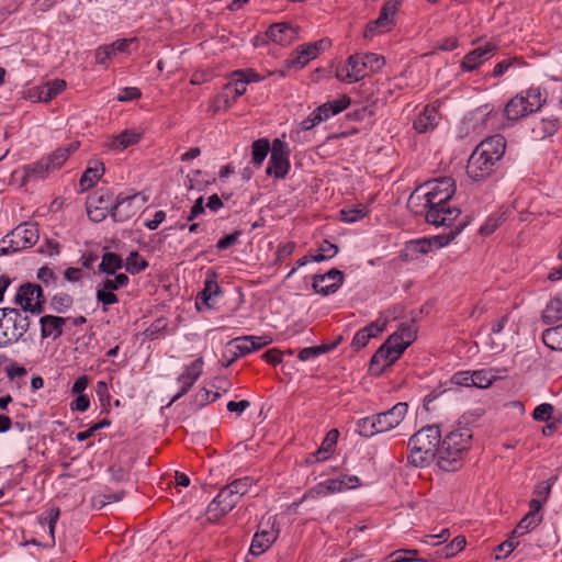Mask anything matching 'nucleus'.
I'll list each match as a JSON object with an SVG mask.
<instances>
[{
  "mask_svg": "<svg viewBox=\"0 0 562 562\" xmlns=\"http://www.w3.org/2000/svg\"><path fill=\"white\" fill-rule=\"evenodd\" d=\"M505 149L506 140L502 135H494L482 140L468 160V176L474 181L491 176L495 164L504 156Z\"/></svg>",
  "mask_w": 562,
  "mask_h": 562,
  "instance_id": "nucleus-1",
  "label": "nucleus"
},
{
  "mask_svg": "<svg viewBox=\"0 0 562 562\" xmlns=\"http://www.w3.org/2000/svg\"><path fill=\"white\" fill-rule=\"evenodd\" d=\"M416 333L417 330L413 325L402 324L400 329L391 335L373 355L370 361L371 370L376 368L380 373L385 368L391 367L415 340Z\"/></svg>",
  "mask_w": 562,
  "mask_h": 562,
  "instance_id": "nucleus-2",
  "label": "nucleus"
},
{
  "mask_svg": "<svg viewBox=\"0 0 562 562\" xmlns=\"http://www.w3.org/2000/svg\"><path fill=\"white\" fill-rule=\"evenodd\" d=\"M441 434L437 426H427L418 430L408 441V461L414 467H426L438 462Z\"/></svg>",
  "mask_w": 562,
  "mask_h": 562,
  "instance_id": "nucleus-3",
  "label": "nucleus"
},
{
  "mask_svg": "<svg viewBox=\"0 0 562 562\" xmlns=\"http://www.w3.org/2000/svg\"><path fill=\"white\" fill-rule=\"evenodd\" d=\"M472 432L467 427H459L450 431L440 441L438 467L443 471H456L462 464L464 452L470 446Z\"/></svg>",
  "mask_w": 562,
  "mask_h": 562,
  "instance_id": "nucleus-4",
  "label": "nucleus"
},
{
  "mask_svg": "<svg viewBox=\"0 0 562 562\" xmlns=\"http://www.w3.org/2000/svg\"><path fill=\"white\" fill-rule=\"evenodd\" d=\"M454 192L456 183L453 179L450 177H442L426 181L416 189L409 200L413 201L415 198L419 199V193H422L425 200L424 209L435 207L440 206V204L450 203Z\"/></svg>",
  "mask_w": 562,
  "mask_h": 562,
  "instance_id": "nucleus-5",
  "label": "nucleus"
},
{
  "mask_svg": "<svg viewBox=\"0 0 562 562\" xmlns=\"http://www.w3.org/2000/svg\"><path fill=\"white\" fill-rule=\"evenodd\" d=\"M30 318L21 310L0 308V347L16 342L30 328Z\"/></svg>",
  "mask_w": 562,
  "mask_h": 562,
  "instance_id": "nucleus-6",
  "label": "nucleus"
},
{
  "mask_svg": "<svg viewBox=\"0 0 562 562\" xmlns=\"http://www.w3.org/2000/svg\"><path fill=\"white\" fill-rule=\"evenodd\" d=\"M544 101L539 88L521 91L506 103L504 116L509 121H517L538 111Z\"/></svg>",
  "mask_w": 562,
  "mask_h": 562,
  "instance_id": "nucleus-7",
  "label": "nucleus"
},
{
  "mask_svg": "<svg viewBox=\"0 0 562 562\" xmlns=\"http://www.w3.org/2000/svg\"><path fill=\"white\" fill-rule=\"evenodd\" d=\"M400 1L389 0L381 8L378 19L370 21L364 30L366 38H373L375 35H380L391 31L395 26V18L398 11Z\"/></svg>",
  "mask_w": 562,
  "mask_h": 562,
  "instance_id": "nucleus-8",
  "label": "nucleus"
},
{
  "mask_svg": "<svg viewBox=\"0 0 562 562\" xmlns=\"http://www.w3.org/2000/svg\"><path fill=\"white\" fill-rule=\"evenodd\" d=\"M468 225V222H460L448 234L437 235L429 238L411 240L406 244V250L412 254H427L432 248H441L453 240Z\"/></svg>",
  "mask_w": 562,
  "mask_h": 562,
  "instance_id": "nucleus-9",
  "label": "nucleus"
},
{
  "mask_svg": "<svg viewBox=\"0 0 562 562\" xmlns=\"http://www.w3.org/2000/svg\"><path fill=\"white\" fill-rule=\"evenodd\" d=\"M14 302L22 307V312H31L40 314L43 312L45 300L43 297V290L37 284L26 283L21 285Z\"/></svg>",
  "mask_w": 562,
  "mask_h": 562,
  "instance_id": "nucleus-10",
  "label": "nucleus"
},
{
  "mask_svg": "<svg viewBox=\"0 0 562 562\" xmlns=\"http://www.w3.org/2000/svg\"><path fill=\"white\" fill-rule=\"evenodd\" d=\"M147 202V196L142 193L133 195H117L112 207V218L115 222H126L131 220L139 209Z\"/></svg>",
  "mask_w": 562,
  "mask_h": 562,
  "instance_id": "nucleus-11",
  "label": "nucleus"
},
{
  "mask_svg": "<svg viewBox=\"0 0 562 562\" xmlns=\"http://www.w3.org/2000/svg\"><path fill=\"white\" fill-rule=\"evenodd\" d=\"M40 234L37 224L35 223H23L16 226L10 234L3 239L2 244L10 243L12 249H25L35 245L38 240Z\"/></svg>",
  "mask_w": 562,
  "mask_h": 562,
  "instance_id": "nucleus-12",
  "label": "nucleus"
},
{
  "mask_svg": "<svg viewBox=\"0 0 562 562\" xmlns=\"http://www.w3.org/2000/svg\"><path fill=\"white\" fill-rule=\"evenodd\" d=\"M330 46V41L328 38H322L314 43L304 44L297 47L292 57L289 58L285 64L289 69H301L303 68L310 60L316 58L318 54Z\"/></svg>",
  "mask_w": 562,
  "mask_h": 562,
  "instance_id": "nucleus-13",
  "label": "nucleus"
},
{
  "mask_svg": "<svg viewBox=\"0 0 562 562\" xmlns=\"http://www.w3.org/2000/svg\"><path fill=\"white\" fill-rule=\"evenodd\" d=\"M239 502L236 494L225 485L220 490L216 497L209 504L206 509L207 519L210 521H216L221 517L229 513Z\"/></svg>",
  "mask_w": 562,
  "mask_h": 562,
  "instance_id": "nucleus-14",
  "label": "nucleus"
},
{
  "mask_svg": "<svg viewBox=\"0 0 562 562\" xmlns=\"http://www.w3.org/2000/svg\"><path fill=\"white\" fill-rule=\"evenodd\" d=\"M290 168L288 146L280 139L272 143L271 156L266 170L267 175L282 179L286 176Z\"/></svg>",
  "mask_w": 562,
  "mask_h": 562,
  "instance_id": "nucleus-15",
  "label": "nucleus"
},
{
  "mask_svg": "<svg viewBox=\"0 0 562 562\" xmlns=\"http://www.w3.org/2000/svg\"><path fill=\"white\" fill-rule=\"evenodd\" d=\"M425 220L434 226H450L461 214L459 207L450 203L440 204V206L425 209Z\"/></svg>",
  "mask_w": 562,
  "mask_h": 562,
  "instance_id": "nucleus-16",
  "label": "nucleus"
},
{
  "mask_svg": "<svg viewBox=\"0 0 562 562\" xmlns=\"http://www.w3.org/2000/svg\"><path fill=\"white\" fill-rule=\"evenodd\" d=\"M367 74L366 63L362 56L355 54L349 56L346 65L337 68L336 78L340 81L352 83L364 78Z\"/></svg>",
  "mask_w": 562,
  "mask_h": 562,
  "instance_id": "nucleus-17",
  "label": "nucleus"
},
{
  "mask_svg": "<svg viewBox=\"0 0 562 562\" xmlns=\"http://www.w3.org/2000/svg\"><path fill=\"white\" fill-rule=\"evenodd\" d=\"M344 282V273L338 269H330L324 274L313 277L312 286L316 293L328 295L335 293Z\"/></svg>",
  "mask_w": 562,
  "mask_h": 562,
  "instance_id": "nucleus-18",
  "label": "nucleus"
},
{
  "mask_svg": "<svg viewBox=\"0 0 562 562\" xmlns=\"http://www.w3.org/2000/svg\"><path fill=\"white\" fill-rule=\"evenodd\" d=\"M137 43L136 37L121 38L112 44L99 46L95 49V61L105 65L108 60L114 58L117 54H130L131 46Z\"/></svg>",
  "mask_w": 562,
  "mask_h": 562,
  "instance_id": "nucleus-19",
  "label": "nucleus"
},
{
  "mask_svg": "<svg viewBox=\"0 0 562 562\" xmlns=\"http://www.w3.org/2000/svg\"><path fill=\"white\" fill-rule=\"evenodd\" d=\"M203 359L198 358L189 366L184 367L183 372L178 376L177 381L180 384V391L173 396L171 403L179 400L181 396L187 394L193 386L195 381L200 378L203 372Z\"/></svg>",
  "mask_w": 562,
  "mask_h": 562,
  "instance_id": "nucleus-20",
  "label": "nucleus"
},
{
  "mask_svg": "<svg viewBox=\"0 0 562 562\" xmlns=\"http://www.w3.org/2000/svg\"><path fill=\"white\" fill-rule=\"evenodd\" d=\"M267 527L258 531L251 541L249 552L254 555H260L266 552L270 546L276 541L279 535V529L276 528V521H267Z\"/></svg>",
  "mask_w": 562,
  "mask_h": 562,
  "instance_id": "nucleus-21",
  "label": "nucleus"
},
{
  "mask_svg": "<svg viewBox=\"0 0 562 562\" xmlns=\"http://www.w3.org/2000/svg\"><path fill=\"white\" fill-rule=\"evenodd\" d=\"M530 510L520 519L517 524L516 528L513 530L512 535L519 537L525 535L531 530H533L538 525L541 524L543 517L541 512V502L540 499H531L529 502Z\"/></svg>",
  "mask_w": 562,
  "mask_h": 562,
  "instance_id": "nucleus-22",
  "label": "nucleus"
},
{
  "mask_svg": "<svg viewBox=\"0 0 562 562\" xmlns=\"http://www.w3.org/2000/svg\"><path fill=\"white\" fill-rule=\"evenodd\" d=\"M407 403L398 402L386 412L375 414L379 426L382 432L392 430L397 427L407 414Z\"/></svg>",
  "mask_w": 562,
  "mask_h": 562,
  "instance_id": "nucleus-23",
  "label": "nucleus"
},
{
  "mask_svg": "<svg viewBox=\"0 0 562 562\" xmlns=\"http://www.w3.org/2000/svg\"><path fill=\"white\" fill-rule=\"evenodd\" d=\"M269 336H243L233 339L229 345L235 348V358L256 351L271 342Z\"/></svg>",
  "mask_w": 562,
  "mask_h": 562,
  "instance_id": "nucleus-24",
  "label": "nucleus"
},
{
  "mask_svg": "<svg viewBox=\"0 0 562 562\" xmlns=\"http://www.w3.org/2000/svg\"><path fill=\"white\" fill-rule=\"evenodd\" d=\"M266 35L270 41L288 46L297 38V27L284 22L276 23L268 29Z\"/></svg>",
  "mask_w": 562,
  "mask_h": 562,
  "instance_id": "nucleus-25",
  "label": "nucleus"
},
{
  "mask_svg": "<svg viewBox=\"0 0 562 562\" xmlns=\"http://www.w3.org/2000/svg\"><path fill=\"white\" fill-rule=\"evenodd\" d=\"M495 50L493 43H485L484 46L477 47L465 55L461 67L467 71L476 69L482 63L488 60Z\"/></svg>",
  "mask_w": 562,
  "mask_h": 562,
  "instance_id": "nucleus-26",
  "label": "nucleus"
},
{
  "mask_svg": "<svg viewBox=\"0 0 562 562\" xmlns=\"http://www.w3.org/2000/svg\"><path fill=\"white\" fill-rule=\"evenodd\" d=\"M68 318L54 315H44L40 319L42 338L56 339L63 335V327Z\"/></svg>",
  "mask_w": 562,
  "mask_h": 562,
  "instance_id": "nucleus-27",
  "label": "nucleus"
},
{
  "mask_svg": "<svg viewBox=\"0 0 562 562\" xmlns=\"http://www.w3.org/2000/svg\"><path fill=\"white\" fill-rule=\"evenodd\" d=\"M496 114L493 113V110L490 105H483L474 110L467 117L468 124H470L473 131H481L483 127H486Z\"/></svg>",
  "mask_w": 562,
  "mask_h": 562,
  "instance_id": "nucleus-28",
  "label": "nucleus"
},
{
  "mask_svg": "<svg viewBox=\"0 0 562 562\" xmlns=\"http://www.w3.org/2000/svg\"><path fill=\"white\" fill-rule=\"evenodd\" d=\"M140 132L125 130L117 136L113 137L111 142L108 144V147L114 150H124L127 147L137 144L140 140Z\"/></svg>",
  "mask_w": 562,
  "mask_h": 562,
  "instance_id": "nucleus-29",
  "label": "nucleus"
},
{
  "mask_svg": "<svg viewBox=\"0 0 562 562\" xmlns=\"http://www.w3.org/2000/svg\"><path fill=\"white\" fill-rule=\"evenodd\" d=\"M66 88V81L63 79H54L42 87L36 88L37 99L41 102H49Z\"/></svg>",
  "mask_w": 562,
  "mask_h": 562,
  "instance_id": "nucleus-30",
  "label": "nucleus"
},
{
  "mask_svg": "<svg viewBox=\"0 0 562 562\" xmlns=\"http://www.w3.org/2000/svg\"><path fill=\"white\" fill-rule=\"evenodd\" d=\"M437 109L435 106L427 105L418 119L414 121V128L418 133H426L437 125Z\"/></svg>",
  "mask_w": 562,
  "mask_h": 562,
  "instance_id": "nucleus-31",
  "label": "nucleus"
},
{
  "mask_svg": "<svg viewBox=\"0 0 562 562\" xmlns=\"http://www.w3.org/2000/svg\"><path fill=\"white\" fill-rule=\"evenodd\" d=\"M104 166L100 161H92L90 162L87 170L83 172V175L80 178L79 184L81 188V191H86L94 186V183L102 177L104 173Z\"/></svg>",
  "mask_w": 562,
  "mask_h": 562,
  "instance_id": "nucleus-32",
  "label": "nucleus"
},
{
  "mask_svg": "<svg viewBox=\"0 0 562 562\" xmlns=\"http://www.w3.org/2000/svg\"><path fill=\"white\" fill-rule=\"evenodd\" d=\"M221 294V289L217 282L213 278H207L204 282V289L199 293L196 299V307L201 310V305H205L207 308L212 307L211 300Z\"/></svg>",
  "mask_w": 562,
  "mask_h": 562,
  "instance_id": "nucleus-33",
  "label": "nucleus"
},
{
  "mask_svg": "<svg viewBox=\"0 0 562 562\" xmlns=\"http://www.w3.org/2000/svg\"><path fill=\"white\" fill-rule=\"evenodd\" d=\"M338 437L339 432L337 429L329 430L325 439L323 440L319 449L315 453H313V458H315L316 461L327 460L334 451Z\"/></svg>",
  "mask_w": 562,
  "mask_h": 562,
  "instance_id": "nucleus-34",
  "label": "nucleus"
},
{
  "mask_svg": "<svg viewBox=\"0 0 562 562\" xmlns=\"http://www.w3.org/2000/svg\"><path fill=\"white\" fill-rule=\"evenodd\" d=\"M79 147V142H72L66 146L57 148L47 159L53 170L58 169L67 160L69 155L76 151Z\"/></svg>",
  "mask_w": 562,
  "mask_h": 562,
  "instance_id": "nucleus-35",
  "label": "nucleus"
},
{
  "mask_svg": "<svg viewBox=\"0 0 562 562\" xmlns=\"http://www.w3.org/2000/svg\"><path fill=\"white\" fill-rule=\"evenodd\" d=\"M350 98L346 94L340 95L338 99L327 101L326 103L319 105V110L322 113L327 115V120L331 116L342 112L350 105Z\"/></svg>",
  "mask_w": 562,
  "mask_h": 562,
  "instance_id": "nucleus-36",
  "label": "nucleus"
},
{
  "mask_svg": "<svg viewBox=\"0 0 562 562\" xmlns=\"http://www.w3.org/2000/svg\"><path fill=\"white\" fill-rule=\"evenodd\" d=\"M541 319L544 324H553L562 319V300L554 297L548 302L542 312Z\"/></svg>",
  "mask_w": 562,
  "mask_h": 562,
  "instance_id": "nucleus-37",
  "label": "nucleus"
},
{
  "mask_svg": "<svg viewBox=\"0 0 562 562\" xmlns=\"http://www.w3.org/2000/svg\"><path fill=\"white\" fill-rule=\"evenodd\" d=\"M53 169L49 166L48 161H36L23 167V180L29 181L32 179L44 178L48 172Z\"/></svg>",
  "mask_w": 562,
  "mask_h": 562,
  "instance_id": "nucleus-38",
  "label": "nucleus"
},
{
  "mask_svg": "<svg viewBox=\"0 0 562 562\" xmlns=\"http://www.w3.org/2000/svg\"><path fill=\"white\" fill-rule=\"evenodd\" d=\"M542 341L552 350H562V325L546 329L542 333Z\"/></svg>",
  "mask_w": 562,
  "mask_h": 562,
  "instance_id": "nucleus-39",
  "label": "nucleus"
},
{
  "mask_svg": "<svg viewBox=\"0 0 562 562\" xmlns=\"http://www.w3.org/2000/svg\"><path fill=\"white\" fill-rule=\"evenodd\" d=\"M356 431L362 437H372L375 434L382 432L378 424L376 416L364 417L358 420Z\"/></svg>",
  "mask_w": 562,
  "mask_h": 562,
  "instance_id": "nucleus-40",
  "label": "nucleus"
},
{
  "mask_svg": "<svg viewBox=\"0 0 562 562\" xmlns=\"http://www.w3.org/2000/svg\"><path fill=\"white\" fill-rule=\"evenodd\" d=\"M123 266L121 257L114 252H105L102 256L99 270L106 274H114Z\"/></svg>",
  "mask_w": 562,
  "mask_h": 562,
  "instance_id": "nucleus-41",
  "label": "nucleus"
},
{
  "mask_svg": "<svg viewBox=\"0 0 562 562\" xmlns=\"http://www.w3.org/2000/svg\"><path fill=\"white\" fill-rule=\"evenodd\" d=\"M251 149L252 162L260 167L270 150V143L267 138H259L252 143Z\"/></svg>",
  "mask_w": 562,
  "mask_h": 562,
  "instance_id": "nucleus-42",
  "label": "nucleus"
},
{
  "mask_svg": "<svg viewBox=\"0 0 562 562\" xmlns=\"http://www.w3.org/2000/svg\"><path fill=\"white\" fill-rule=\"evenodd\" d=\"M338 254V246L323 240L316 255H311V261L321 262L334 258Z\"/></svg>",
  "mask_w": 562,
  "mask_h": 562,
  "instance_id": "nucleus-43",
  "label": "nucleus"
},
{
  "mask_svg": "<svg viewBox=\"0 0 562 562\" xmlns=\"http://www.w3.org/2000/svg\"><path fill=\"white\" fill-rule=\"evenodd\" d=\"M89 205L102 207L103 210L110 211L112 215V193L109 190L99 191L94 196L88 200Z\"/></svg>",
  "mask_w": 562,
  "mask_h": 562,
  "instance_id": "nucleus-44",
  "label": "nucleus"
},
{
  "mask_svg": "<svg viewBox=\"0 0 562 562\" xmlns=\"http://www.w3.org/2000/svg\"><path fill=\"white\" fill-rule=\"evenodd\" d=\"M495 379L496 375L490 370L474 371L472 372V386L485 389L488 387Z\"/></svg>",
  "mask_w": 562,
  "mask_h": 562,
  "instance_id": "nucleus-45",
  "label": "nucleus"
},
{
  "mask_svg": "<svg viewBox=\"0 0 562 562\" xmlns=\"http://www.w3.org/2000/svg\"><path fill=\"white\" fill-rule=\"evenodd\" d=\"M465 546V538L462 536L456 537L449 544L441 548L438 553L441 558L448 559L459 553Z\"/></svg>",
  "mask_w": 562,
  "mask_h": 562,
  "instance_id": "nucleus-46",
  "label": "nucleus"
},
{
  "mask_svg": "<svg viewBox=\"0 0 562 562\" xmlns=\"http://www.w3.org/2000/svg\"><path fill=\"white\" fill-rule=\"evenodd\" d=\"M324 121H327V115H324L319 108H316L306 119L300 123L299 132L310 131Z\"/></svg>",
  "mask_w": 562,
  "mask_h": 562,
  "instance_id": "nucleus-47",
  "label": "nucleus"
},
{
  "mask_svg": "<svg viewBox=\"0 0 562 562\" xmlns=\"http://www.w3.org/2000/svg\"><path fill=\"white\" fill-rule=\"evenodd\" d=\"M148 266L137 251H132L126 258L125 269L132 274L138 273Z\"/></svg>",
  "mask_w": 562,
  "mask_h": 562,
  "instance_id": "nucleus-48",
  "label": "nucleus"
},
{
  "mask_svg": "<svg viewBox=\"0 0 562 562\" xmlns=\"http://www.w3.org/2000/svg\"><path fill=\"white\" fill-rule=\"evenodd\" d=\"M367 207L361 205L342 209L340 211V220L346 223H353L363 218L367 215Z\"/></svg>",
  "mask_w": 562,
  "mask_h": 562,
  "instance_id": "nucleus-49",
  "label": "nucleus"
},
{
  "mask_svg": "<svg viewBox=\"0 0 562 562\" xmlns=\"http://www.w3.org/2000/svg\"><path fill=\"white\" fill-rule=\"evenodd\" d=\"M128 283V277L125 273L115 274L114 278H106L98 286L109 291H116L126 286Z\"/></svg>",
  "mask_w": 562,
  "mask_h": 562,
  "instance_id": "nucleus-50",
  "label": "nucleus"
},
{
  "mask_svg": "<svg viewBox=\"0 0 562 562\" xmlns=\"http://www.w3.org/2000/svg\"><path fill=\"white\" fill-rule=\"evenodd\" d=\"M555 481L557 476H551L548 481L541 482L536 486L533 491V494L536 495L535 499H540L541 505L549 499L551 488Z\"/></svg>",
  "mask_w": 562,
  "mask_h": 562,
  "instance_id": "nucleus-51",
  "label": "nucleus"
},
{
  "mask_svg": "<svg viewBox=\"0 0 562 562\" xmlns=\"http://www.w3.org/2000/svg\"><path fill=\"white\" fill-rule=\"evenodd\" d=\"M72 297L66 293H59L53 296L50 305L57 313H64L72 305Z\"/></svg>",
  "mask_w": 562,
  "mask_h": 562,
  "instance_id": "nucleus-52",
  "label": "nucleus"
},
{
  "mask_svg": "<svg viewBox=\"0 0 562 562\" xmlns=\"http://www.w3.org/2000/svg\"><path fill=\"white\" fill-rule=\"evenodd\" d=\"M558 128L555 120H541L539 124L532 128L536 137H546L552 135Z\"/></svg>",
  "mask_w": 562,
  "mask_h": 562,
  "instance_id": "nucleus-53",
  "label": "nucleus"
},
{
  "mask_svg": "<svg viewBox=\"0 0 562 562\" xmlns=\"http://www.w3.org/2000/svg\"><path fill=\"white\" fill-rule=\"evenodd\" d=\"M252 484V480L248 476L236 479L233 482H231L228 487L233 490V492L236 494V496L240 499L241 496H244L250 488Z\"/></svg>",
  "mask_w": 562,
  "mask_h": 562,
  "instance_id": "nucleus-54",
  "label": "nucleus"
},
{
  "mask_svg": "<svg viewBox=\"0 0 562 562\" xmlns=\"http://www.w3.org/2000/svg\"><path fill=\"white\" fill-rule=\"evenodd\" d=\"M247 80L234 77V79L225 85V91H229L233 101L241 97L246 92Z\"/></svg>",
  "mask_w": 562,
  "mask_h": 562,
  "instance_id": "nucleus-55",
  "label": "nucleus"
},
{
  "mask_svg": "<svg viewBox=\"0 0 562 562\" xmlns=\"http://www.w3.org/2000/svg\"><path fill=\"white\" fill-rule=\"evenodd\" d=\"M361 56L363 61L366 63L367 71H376L384 65V58L374 53H367Z\"/></svg>",
  "mask_w": 562,
  "mask_h": 562,
  "instance_id": "nucleus-56",
  "label": "nucleus"
},
{
  "mask_svg": "<svg viewBox=\"0 0 562 562\" xmlns=\"http://www.w3.org/2000/svg\"><path fill=\"white\" fill-rule=\"evenodd\" d=\"M553 411L554 408L551 404L542 403L535 408L532 417L538 422H547L551 418Z\"/></svg>",
  "mask_w": 562,
  "mask_h": 562,
  "instance_id": "nucleus-57",
  "label": "nucleus"
},
{
  "mask_svg": "<svg viewBox=\"0 0 562 562\" xmlns=\"http://www.w3.org/2000/svg\"><path fill=\"white\" fill-rule=\"evenodd\" d=\"M98 302L103 304V310L105 311L108 305H112L117 303L119 299L116 294H114L112 291L104 290L103 288L98 286L97 293H95Z\"/></svg>",
  "mask_w": 562,
  "mask_h": 562,
  "instance_id": "nucleus-58",
  "label": "nucleus"
},
{
  "mask_svg": "<svg viewBox=\"0 0 562 562\" xmlns=\"http://www.w3.org/2000/svg\"><path fill=\"white\" fill-rule=\"evenodd\" d=\"M503 218L502 215H492L481 226L480 233L482 235H490L501 225Z\"/></svg>",
  "mask_w": 562,
  "mask_h": 562,
  "instance_id": "nucleus-59",
  "label": "nucleus"
},
{
  "mask_svg": "<svg viewBox=\"0 0 562 562\" xmlns=\"http://www.w3.org/2000/svg\"><path fill=\"white\" fill-rule=\"evenodd\" d=\"M450 382L458 386H472V373L469 371L457 372L451 376Z\"/></svg>",
  "mask_w": 562,
  "mask_h": 562,
  "instance_id": "nucleus-60",
  "label": "nucleus"
},
{
  "mask_svg": "<svg viewBox=\"0 0 562 562\" xmlns=\"http://www.w3.org/2000/svg\"><path fill=\"white\" fill-rule=\"evenodd\" d=\"M370 338H372V334H370L364 327L358 330L357 334L355 335L352 339V346L356 349H361L368 345Z\"/></svg>",
  "mask_w": 562,
  "mask_h": 562,
  "instance_id": "nucleus-61",
  "label": "nucleus"
},
{
  "mask_svg": "<svg viewBox=\"0 0 562 562\" xmlns=\"http://www.w3.org/2000/svg\"><path fill=\"white\" fill-rule=\"evenodd\" d=\"M87 213H88L89 218L92 222L99 223V222H102L106 217V215L110 213V211L103 210L102 207L89 205L87 203Z\"/></svg>",
  "mask_w": 562,
  "mask_h": 562,
  "instance_id": "nucleus-62",
  "label": "nucleus"
},
{
  "mask_svg": "<svg viewBox=\"0 0 562 562\" xmlns=\"http://www.w3.org/2000/svg\"><path fill=\"white\" fill-rule=\"evenodd\" d=\"M417 550L413 549H401L396 550L393 553H391L390 558L392 559L391 562H409V557L416 555Z\"/></svg>",
  "mask_w": 562,
  "mask_h": 562,
  "instance_id": "nucleus-63",
  "label": "nucleus"
},
{
  "mask_svg": "<svg viewBox=\"0 0 562 562\" xmlns=\"http://www.w3.org/2000/svg\"><path fill=\"white\" fill-rule=\"evenodd\" d=\"M139 97H140V91L138 88L128 87V88H124L120 92V94L117 95V101L126 102V101H132V100L138 99Z\"/></svg>",
  "mask_w": 562,
  "mask_h": 562,
  "instance_id": "nucleus-64",
  "label": "nucleus"
}]
</instances>
